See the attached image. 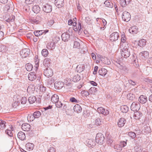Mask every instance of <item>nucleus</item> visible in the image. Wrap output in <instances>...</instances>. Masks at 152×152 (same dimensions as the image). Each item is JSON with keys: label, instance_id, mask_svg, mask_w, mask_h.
<instances>
[{"label": "nucleus", "instance_id": "nucleus-55", "mask_svg": "<svg viewBox=\"0 0 152 152\" xmlns=\"http://www.w3.org/2000/svg\"><path fill=\"white\" fill-rule=\"evenodd\" d=\"M27 101V99L25 97H23L21 100V103L22 104H25L26 103Z\"/></svg>", "mask_w": 152, "mask_h": 152}, {"label": "nucleus", "instance_id": "nucleus-20", "mask_svg": "<svg viewBox=\"0 0 152 152\" xmlns=\"http://www.w3.org/2000/svg\"><path fill=\"white\" fill-rule=\"evenodd\" d=\"M87 144L89 147L93 148L96 145V142L94 140H89L87 142Z\"/></svg>", "mask_w": 152, "mask_h": 152}, {"label": "nucleus", "instance_id": "nucleus-12", "mask_svg": "<svg viewBox=\"0 0 152 152\" xmlns=\"http://www.w3.org/2000/svg\"><path fill=\"white\" fill-rule=\"evenodd\" d=\"M54 86L56 88L60 89L63 87L64 86V83L61 81L56 82L54 83Z\"/></svg>", "mask_w": 152, "mask_h": 152}, {"label": "nucleus", "instance_id": "nucleus-64", "mask_svg": "<svg viewBox=\"0 0 152 152\" xmlns=\"http://www.w3.org/2000/svg\"><path fill=\"white\" fill-rule=\"evenodd\" d=\"M54 21L53 20H50L48 21V24L50 26H51L54 23Z\"/></svg>", "mask_w": 152, "mask_h": 152}, {"label": "nucleus", "instance_id": "nucleus-28", "mask_svg": "<svg viewBox=\"0 0 152 152\" xmlns=\"http://www.w3.org/2000/svg\"><path fill=\"white\" fill-rule=\"evenodd\" d=\"M142 114L140 113V112L138 111H136L134 113V117L135 119H139L142 117Z\"/></svg>", "mask_w": 152, "mask_h": 152}, {"label": "nucleus", "instance_id": "nucleus-25", "mask_svg": "<svg viewBox=\"0 0 152 152\" xmlns=\"http://www.w3.org/2000/svg\"><path fill=\"white\" fill-rule=\"evenodd\" d=\"M55 47V43L53 42H51L48 43L47 46V48L52 50H53V49H54Z\"/></svg>", "mask_w": 152, "mask_h": 152}, {"label": "nucleus", "instance_id": "nucleus-26", "mask_svg": "<svg viewBox=\"0 0 152 152\" xmlns=\"http://www.w3.org/2000/svg\"><path fill=\"white\" fill-rule=\"evenodd\" d=\"M107 70L104 68H102L99 71V73L100 75L104 76L107 73Z\"/></svg>", "mask_w": 152, "mask_h": 152}, {"label": "nucleus", "instance_id": "nucleus-22", "mask_svg": "<svg viewBox=\"0 0 152 152\" xmlns=\"http://www.w3.org/2000/svg\"><path fill=\"white\" fill-rule=\"evenodd\" d=\"M121 41L120 42V44H121V43L124 44L125 45H128V42L126 41L127 38L126 37L125 34H123L121 35Z\"/></svg>", "mask_w": 152, "mask_h": 152}, {"label": "nucleus", "instance_id": "nucleus-5", "mask_svg": "<svg viewBox=\"0 0 152 152\" xmlns=\"http://www.w3.org/2000/svg\"><path fill=\"white\" fill-rule=\"evenodd\" d=\"M122 18L123 20L127 22L129 21L131 18V15L130 14L127 12H124L122 15Z\"/></svg>", "mask_w": 152, "mask_h": 152}, {"label": "nucleus", "instance_id": "nucleus-45", "mask_svg": "<svg viewBox=\"0 0 152 152\" xmlns=\"http://www.w3.org/2000/svg\"><path fill=\"white\" fill-rule=\"evenodd\" d=\"M73 48L79 49L80 48V44L78 42L75 41L74 42Z\"/></svg>", "mask_w": 152, "mask_h": 152}, {"label": "nucleus", "instance_id": "nucleus-3", "mask_svg": "<svg viewBox=\"0 0 152 152\" xmlns=\"http://www.w3.org/2000/svg\"><path fill=\"white\" fill-rule=\"evenodd\" d=\"M30 53V51L28 48H24L20 51V55L23 58H25L29 56Z\"/></svg>", "mask_w": 152, "mask_h": 152}, {"label": "nucleus", "instance_id": "nucleus-49", "mask_svg": "<svg viewBox=\"0 0 152 152\" xmlns=\"http://www.w3.org/2000/svg\"><path fill=\"white\" fill-rule=\"evenodd\" d=\"M114 148L115 149L119 151H121L122 150V148L120 146V145L118 144H116L115 145L114 147Z\"/></svg>", "mask_w": 152, "mask_h": 152}, {"label": "nucleus", "instance_id": "nucleus-44", "mask_svg": "<svg viewBox=\"0 0 152 152\" xmlns=\"http://www.w3.org/2000/svg\"><path fill=\"white\" fill-rule=\"evenodd\" d=\"M15 19V17L13 15L10 16L9 18L6 20V21L7 22H10L14 21Z\"/></svg>", "mask_w": 152, "mask_h": 152}, {"label": "nucleus", "instance_id": "nucleus-15", "mask_svg": "<svg viewBox=\"0 0 152 152\" xmlns=\"http://www.w3.org/2000/svg\"><path fill=\"white\" fill-rule=\"evenodd\" d=\"M48 31V30H38L35 31L34 32V35L37 37H38L42 35L43 33L46 34Z\"/></svg>", "mask_w": 152, "mask_h": 152}, {"label": "nucleus", "instance_id": "nucleus-60", "mask_svg": "<svg viewBox=\"0 0 152 152\" xmlns=\"http://www.w3.org/2000/svg\"><path fill=\"white\" fill-rule=\"evenodd\" d=\"M82 93L83 94H84L86 96H88L89 95V92L85 90H83L82 91Z\"/></svg>", "mask_w": 152, "mask_h": 152}, {"label": "nucleus", "instance_id": "nucleus-7", "mask_svg": "<svg viewBox=\"0 0 152 152\" xmlns=\"http://www.w3.org/2000/svg\"><path fill=\"white\" fill-rule=\"evenodd\" d=\"M140 107V104L138 102H133L131 106V109L133 111H138Z\"/></svg>", "mask_w": 152, "mask_h": 152}, {"label": "nucleus", "instance_id": "nucleus-14", "mask_svg": "<svg viewBox=\"0 0 152 152\" xmlns=\"http://www.w3.org/2000/svg\"><path fill=\"white\" fill-rule=\"evenodd\" d=\"M55 4L58 8H61L64 6V0H55Z\"/></svg>", "mask_w": 152, "mask_h": 152}, {"label": "nucleus", "instance_id": "nucleus-10", "mask_svg": "<svg viewBox=\"0 0 152 152\" xmlns=\"http://www.w3.org/2000/svg\"><path fill=\"white\" fill-rule=\"evenodd\" d=\"M70 36L68 32H64L62 34L61 38L62 40L64 42L68 41L70 39Z\"/></svg>", "mask_w": 152, "mask_h": 152}, {"label": "nucleus", "instance_id": "nucleus-51", "mask_svg": "<svg viewBox=\"0 0 152 152\" xmlns=\"http://www.w3.org/2000/svg\"><path fill=\"white\" fill-rule=\"evenodd\" d=\"M127 141V140H126V141H121L120 142V146H121V148L122 147H125V146H126V145Z\"/></svg>", "mask_w": 152, "mask_h": 152}, {"label": "nucleus", "instance_id": "nucleus-9", "mask_svg": "<svg viewBox=\"0 0 152 152\" xmlns=\"http://www.w3.org/2000/svg\"><path fill=\"white\" fill-rule=\"evenodd\" d=\"M97 111L99 113H101L104 115H107L109 113V111L107 110H105L104 108L101 107L98 108Z\"/></svg>", "mask_w": 152, "mask_h": 152}, {"label": "nucleus", "instance_id": "nucleus-4", "mask_svg": "<svg viewBox=\"0 0 152 152\" xmlns=\"http://www.w3.org/2000/svg\"><path fill=\"white\" fill-rule=\"evenodd\" d=\"M119 37V34L117 32L112 33L110 36V39L111 42L116 41Z\"/></svg>", "mask_w": 152, "mask_h": 152}, {"label": "nucleus", "instance_id": "nucleus-56", "mask_svg": "<svg viewBox=\"0 0 152 152\" xmlns=\"http://www.w3.org/2000/svg\"><path fill=\"white\" fill-rule=\"evenodd\" d=\"M48 152H56V149L53 147H50L48 148Z\"/></svg>", "mask_w": 152, "mask_h": 152}, {"label": "nucleus", "instance_id": "nucleus-62", "mask_svg": "<svg viewBox=\"0 0 152 152\" xmlns=\"http://www.w3.org/2000/svg\"><path fill=\"white\" fill-rule=\"evenodd\" d=\"M51 96H50V94L47 93L45 96V99H50Z\"/></svg>", "mask_w": 152, "mask_h": 152}, {"label": "nucleus", "instance_id": "nucleus-16", "mask_svg": "<svg viewBox=\"0 0 152 152\" xmlns=\"http://www.w3.org/2000/svg\"><path fill=\"white\" fill-rule=\"evenodd\" d=\"M37 77L36 75L34 72H31L28 75V79L31 81L35 80Z\"/></svg>", "mask_w": 152, "mask_h": 152}, {"label": "nucleus", "instance_id": "nucleus-8", "mask_svg": "<svg viewBox=\"0 0 152 152\" xmlns=\"http://www.w3.org/2000/svg\"><path fill=\"white\" fill-rule=\"evenodd\" d=\"M42 9L43 11L45 12L50 13L52 10V6L49 4H46L43 5Z\"/></svg>", "mask_w": 152, "mask_h": 152}, {"label": "nucleus", "instance_id": "nucleus-19", "mask_svg": "<svg viewBox=\"0 0 152 152\" xmlns=\"http://www.w3.org/2000/svg\"><path fill=\"white\" fill-rule=\"evenodd\" d=\"M147 100V97L144 95H141L139 97L138 101L140 102L142 104L145 103Z\"/></svg>", "mask_w": 152, "mask_h": 152}, {"label": "nucleus", "instance_id": "nucleus-1", "mask_svg": "<svg viewBox=\"0 0 152 152\" xmlns=\"http://www.w3.org/2000/svg\"><path fill=\"white\" fill-rule=\"evenodd\" d=\"M121 56L125 58L129 57L130 55L129 48L128 46H125L122 49L121 51Z\"/></svg>", "mask_w": 152, "mask_h": 152}, {"label": "nucleus", "instance_id": "nucleus-37", "mask_svg": "<svg viewBox=\"0 0 152 152\" xmlns=\"http://www.w3.org/2000/svg\"><path fill=\"white\" fill-rule=\"evenodd\" d=\"M146 43V40L144 39H142L139 41L138 45L140 47H143L145 45Z\"/></svg>", "mask_w": 152, "mask_h": 152}, {"label": "nucleus", "instance_id": "nucleus-48", "mask_svg": "<svg viewBox=\"0 0 152 152\" xmlns=\"http://www.w3.org/2000/svg\"><path fill=\"white\" fill-rule=\"evenodd\" d=\"M102 124L101 119L99 118H98L95 120V124L97 126H99Z\"/></svg>", "mask_w": 152, "mask_h": 152}, {"label": "nucleus", "instance_id": "nucleus-47", "mask_svg": "<svg viewBox=\"0 0 152 152\" xmlns=\"http://www.w3.org/2000/svg\"><path fill=\"white\" fill-rule=\"evenodd\" d=\"M128 135L132 139H134L136 135L135 133L133 132H129L128 133Z\"/></svg>", "mask_w": 152, "mask_h": 152}, {"label": "nucleus", "instance_id": "nucleus-21", "mask_svg": "<svg viewBox=\"0 0 152 152\" xmlns=\"http://www.w3.org/2000/svg\"><path fill=\"white\" fill-rule=\"evenodd\" d=\"M18 138L21 140H23L26 138L25 134L22 132H20L18 134Z\"/></svg>", "mask_w": 152, "mask_h": 152}, {"label": "nucleus", "instance_id": "nucleus-34", "mask_svg": "<svg viewBox=\"0 0 152 152\" xmlns=\"http://www.w3.org/2000/svg\"><path fill=\"white\" fill-rule=\"evenodd\" d=\"M36 97L34 96H31L28 99V101L30 104L34 103L36 100Z\"/></svg>", "mask_w": 152, "mask_h": 152}, {"label": "nucleus", "instance_id": "nucleus-40", "mask_svg": "<svg viewBox=\"0 0 152 152\" xmlns=\"http://www.w3.org/2000/svg\"><path fill=\"white\" fill-rule=\"evenodd\" d=\"M7 47L4 45H0V52H6L7 51Z\"/></svg>", "mask_w": 152, "mask_h": 152}, {"label": "nucleus", "instance_id": "nucleus-24", "mask_svg": "<svg viewBox=\"0 0 152 152\" xmlns=\"http://www.w3.org/2000/svg\"><path fill=\"white\" fill-rule=\"evenodd\" d=\"M41 20V18H39V17L37 16L35 18L31 19V21L33 23L38 24L40 23Z\"/></svg>", "mask_w": 152, "mask_h": 152}, {"label": "nucleus", "instance_id": "nucleus-6", "mask_svg": "<svg viewBox=\"0 0 152 152\" xmlns=\"http://www.w3.org/2000/svg\"><path fill=\"white\" fill-rule=\"evenodd\" d=\"M44 74L45 75L49 77L52 76L53 75V72L52 69L49 67H47L44 69Z\"/></svg>", "mask_w": 152, "mask_h": 152}, {"label": "nucleus", "instance_id": "nucleus-58", "mask_svg": "<svg viewBox=\"0 0 152 152\" xmlns=\"http://www.w3.org/2000/svg\"><path fill=\"white\" fill-rule=\"evenodd\" d=\"M40 91L42 92H44L46 90V88L43 86L42 85H41L40 86Z\"/></svg>", "mask_w": 152, "mask_h": 152}, {"label": "nucleus", "instance_id": "nucleus-39", "mask_svg": "<svg viewBox=\"0 0 152 152\" xmlns=\"http://www.w3.org/2000/svg\"><path fill=\"white\" fill-rule=\"evenodd\" d=\"M25 67L28 71H30L32 70L33 66L31 64L28 63L26 64Z\"/></svg>", "mask_w": 152, "mask_h": 152}, {"label": "nucleus", "instance_id": "nucleus-32", "mask_svg": "<svg viewBox=\"0 0 152 152\" xmlns=\"http://www.w3.org/2000/svg\"><path fill=\"white\" fill-rule=\"evenodd\" d=\"M127 99L129 100L133 101L135 98V95L132 93H130L127 96Z\"/></svg>", "mask_w": 152, "mask_h": 152}, {"label": "nucleus", "instance_id": "nucleus-59", "mask_svg": "<svg viewBox=\"0 0 152 152\" xmlns=\"http://www.w3.org/2000/svg\"><path fill=\"white\" fill-rule=\"evenodd\" d=\"M27 118L30 121H33L35 118L33 115H31L29 116H28Z\"/></svg>", "mask_w": 152, "mask_h": 152}, {"label": "nucleus", "instance_id": "nucleus-17", "mask_svg": "<svg viewBox=\"0 0 152 152\" xmlns=\"http://www.w3.org/2000/svg\"><path fill=\"white\" fill-rule=\"evenodd\" d=\"M137 28L136 26H133L129 29V31L132 34H135L137 32Z\"/></svg>", "mask_w": 152, "mask_h": 152}, {"label": "nucleus", "instance_id": "nucleus-11", "mask_svg": "<svg viewBox=\"0 0 152 152\" xmlns=\"http://www.w3.org/2000/svg\"><path fill=\"white\" fill-rule=\"evenodd\" d=\"M126 122V120L123 118L119 119L118 122V125L119 127H123Z\"/></svg>", "mask_w": 152, "mask_h": 152}, {"label": "nucleus", "instance_id": "nucleus-38", "mask_svg": "<svg viewBox=\"0 0 152 152\" xmlns=\"http://www.w3.org/2000/svg\"><path fill=\"white\" fill-rule=\"evenodd\" d=\"M41 114V113L40 111H37L34 112L33 115L34 118H39Z\"/></svg>", "mask_w": 152, "mask_h": 152}, {"label": "nucleus", "instance_id": "nucleus-23", "mask_svg": "<svg viewBox=\"0 0 152 152\" xmlns=\"http://www.w3.org/2000/svg\"><path fill=\"white\" fill-rule=\"evenodd\" d=\"M50 61L51 60L49 58H45L43 62L44 66H45V67H49L50 65Z\"/></svg>", "mask_w": 152, "mask_h": 152}, {"label": "nucleus", "instance_id": "nucleus-27", "mask_svg": "<svg viewBox=\"0 0 152 152\" xmlns=\"http://www.w3.org/2000/svg\"><path fill=\"white\" fill-rule=\"evenodd\" d=\"M74 110L75 112L79 113L81 111L82 108L79 105L77 104L74 106Z\"/></svg>", "mask_w": 152, "mask_h": 152}, {"label": "nucleus", "instance_id": "nucleus-52", "mask_svg": "<svg viewBox=\"0 0 152 152\" xmlns=\"http://www.w3.org/2000/svg\"><path fill=\"white\" fill-rule=\"evenodd\" d=\"M55 103L56 106L58 108H60L63 105V104L61 102L58 101L55 102Z\"/></svg>", "mask_w": 152, "mask_h": 152}, {"label": "nucleus", "instance_id": "nucleus-36", "mask_svg": "<svg viewBox=\"0 0 152 152\" xmlns=\"http://www.w3.org/2000/svg\"><path fill=\"white\" fill-rule=\"evenodd\" d=\"M6 122L1 120H0V130H3L6 127Z\"/></svg>", "mask_w": 152, "mask_h": 152}, {"label": "nucleus", "instance_id": "nucleus-63", "mask_svg": "<svg viewBox=\"0 0 152 152\" xmlns=\"http://www.w3.org/2000/svg\"><path fill=\"white\" fill-rule=\"evenodd\" d=\"M128 82H129V83L130 84L133 86H134V85H136V83L134 81L131 80H129Z\"/></svg>", "mask_w": 152, "mask_h": 152}, {"label": "nucleus", "instance_id": "nucleus-31", "mask_svg": "<svg viewBox=\"0 0 152 152\" xmlns=\"http://www.w3.org/2000/svg\"><path fill=\"white\" fill-rule=\"evenodd\" d=\"M32 10L36 13H38L40 11V8L38 5H35L33 7Z\"/></svg>", "mask_w": 152, "mask_h": 152}, {"label": "nucleus", "instance_id": "nucleus-42", "mask_svg": "<svg viewBox=\"0 0 152 152\" xmlns=\"http://www.w3.org/2000/svg\"><path fill=\"white\" fill-rule=\"evenodd\" d=\"M42 55L44 57H46L48 54V50L45 49H43L42 51Z\"/></svg>", "mask_w": 152, "mask_h": 152}, {"label": "nucleus", "instance_id": "nucleus-61", "mask_svg": "<svg viewBox=\"0 0 152 152\" xmlns=\"http://www.w3.org/2000/svg\"><path fill=\"white\" fill-rule=\"evenodd\" d=\"M70 101L72 102H78L77 101L74 97H71Z\"/></svg>", "mask_w": 152, "mask_h": 152}, {"label": "nucleus", "instance_id": "nucleus-33", "mask_svg": "<svg viewBox=\"0 0 152 152\" xmlns=\"http://www.w3.org/2000/svg\"><path fill=\"white\" fill-rule=\"evenodd\" d=\"M120 109L122 112L126 113L129 110V108L127 106L124 105L121 106Z\"/></svg>", "mask_w": 152, "mask_h": 152}, {"label": "nucleus", "instance_id": "nucleus-53", "mask_svg": "<svg viewBox=\"0 0 152 152\" xmlns=\"http://www.w3.org/2000/svg\"><path fill=\"white\" fill-rule=\"evenodd\" d=\"M6 133L10 137H12L13 135L12 133L11 130L7 129L6 131Z\"/></svg>", "mask_w": 152, "mask_h": 152}, {"label": "nucleus", "instance_id": "nucleus-18", "mask_svg": "<svg viewBox=\"0 0 152 152\" xmlns=\"http://www.w3.org/2000/svg\"><path fill=\"white\" fill-rule=\"evenodd\" d=\"M84 69V64H80L77 66L76 70L78 72L80 73L83 71Z\"/></svg>", "mask_w": 152, "mask_h": 152}, {"label": "nucleus", "instance_id": "nucleus-2", "mask_svg": "<svg viewBox=\"0 0 152 152\" xmlns=\"http://www.w3.org/2000/svg\"><path fill=\"white\" fill-rule=\"evenodd\" d=\"M105 138L103 134L101 133H98L96 137V142L100 144H102Z\"/></svg>", "mask_w": 152, "mask_h": 152}, {"label": "nucleus", "instance_id": "nucleus-46", "mask_svg": "<svg viewBox=\"0 0 152 152\" xmlns=\"http://www.w3.org/2000/svg\"><path fill=\"white\" fill-rule=\"evenodd\" d=\"M34 144L30 143H28L26 145V147L30 149H32L34 148Z\"/></svg>", "mask_w": 152, "mask_h": 152}, {"label": "nucleus", "instance_id": "nucleus-41", "mask_svg": "<svg viewBox=\"0 0 152 152\" xmlns=\"http://www.w3.org/2000/svg\"><path fill=\"white\" fill-rule=\"evenodd\" d=\"M80 79V76L78 75H75L73 78V81L75 82L79 81Z\"/></svg>", "mask_w": 152, "mask_h": 152}, {"label": "nucleus", "instance_id": "nucleus-13", "mask_svg": "<svg viewBox=\"0 0 152 152\" xmlns=\"http://www.w3.org/2000/svg\"><path fill=\"white\" fill-rule=\"evenodd\" d=\"M21 128L24 131H28L30 130L31 126L28 124L26 123H23L21 126Z\"/></svg>", "mask_w": 152, "mask_h": 152}, {"label": "nucleus", "instance_id": "nucleus-57", "mask_svg": "<svg viewBox=\"0 0 152 152\" xmlns=\"http://www.w3.org/2000/svg\"><path fill=\"white\" fill-rule=\"evenodd\" d=\"M54 82V80L53 78L49 79L48 81V83L50 85H52Z\"/></svg>", "mask_w": 152, "mask_h": 152}, {"label": "nucleus", "instance_id": "nucleus-30", "mask_svg": "<svg viewBox=\"0 0 152 152\" xmlns=\"http://www.w3.org/2000/svg\"><path fill=\"white\" fill-rule=\"evenodd\" d=\"M106 7L112 8L113 7V4L110 0H107L104 2Z\"/></svg>", "mask_w": 152, "mask_h": 152}, {"label": "nucleus", "instance_id": "nucleus-35", "mask_svg": "<svg viewBox=\"0 0 152 152\" xmlns=\"http://www.w3.org/2000/svg\"><path fill=\"white\" fill-rule=\"evenodd\" d=\"M51 100L53 102H57L58 101V97L57 94H54L51 96Z\"/></svg>", "mask_w": 152, "mask_h": 152}, {"label": "nucleus", "instance_id": "nucleus-54", "mask_svg": "<svg viewBox=\"0 0 152 152\" xmlns=\"http://www.w3.org/2000/svg\"><path fill=\"white\" fill-rule=\"evenodd\" d=\"M125 0H120V4L121 6L123 7H125L127 5L125 1Z\"/></svg>", "mask_w": 152, "mask_h": 152}, {"label": "nucleus", "instance_id": "nucleus-29", "mask_svg": "<svg viewBox=\"0 0 152 152\" xmlns=\"http://www.w3.org/2000/svg\"><path fill=\"white\" fill-rule=\"evenodd\" d=\"M35 90V87L32 85L29 86L27 89V91L30 94L34 93Z\"/></svg>", "mask_w": 152, "mask_h": 152}, {"label": "nucleus", "instance_id": "nucleus-43", "mask_svg": "<svg viewBox=\"0 0 152 152\" xmlns=\"http://www.w3.org/2000/svg\"><path fill=\"white\" fill-rule=\"evenodd\" d=\"M148 54V53L147 51H142L140 53V55L143 56L144 58L147 57Z\"/></svg>", "mask_w": 152, "mask_h": 152}, {"label": "nucleus", "instance_id": "nucleus-50", "mask_svg": "<svg viewBox=\"0 0 152 152\" xmlns=\"http://www.w3.org/2000/svg\"><path fill=\"white\" fill-rule=\"evenodd\" d=\"M97 88L94 87H91V88L89 89L88 91L90 93H92L93 92H95L97 91Z\"/></svg>", "mask_w": 152, "mask_h": 152}]
</instances>
